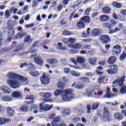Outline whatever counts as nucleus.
<instances>
[{
	"mask_svg": "<svg viewBox=\"0 0 126 126\" xmlns=\"http://www.w3.org/2000/svg\"><path fill=\"white\" fill-rule=\"evenodd\" d=\"M73 92V90L72 89H66L64 90V91H63V90H56L54 92V95H55V96H59V94H61L63 101L68 102L73 98V96H72L73 94H72Z\"/></svg>",
	"mask_w": 126,
	"mask_h": 126,
	"instance_id": "obj_1",
	"label": "nucleus"
},
{
	"mask_svg": "<svg viewBox=\"0 0 126 126\" xmlns=\"http://www.w3.org/2000/svg\"><path fill=\"white\" fill-rule=\"evenodd\" d=\"M96 115L99 118H101L102 122H108L111 121V114L110 110L107 107H104L103 108V116L102 117V111L98 110Z\"/></svg>",
	"mask_w": 126,
	"mask_h": 126,
	"instance_id": "obj_2",
	"label": "nucleus"
},
{
	"mask_svg": "<svg viewBox=\"0 0 126 126\" xmlns=\"http://www.w3.org/2000/svg\"><path fill=\"white\" fill-rule=\"evenodd\" d=\"M103 28L105 29H108L109 32V34H114V33H117L118 31H121L123 28H124V24L120 23L119 24L118 28L116 27L113 30H112L113 27L111 26V23L109 22L104 23L103 24Z\"/></svg>",
	"mask_w": 126,
	"mask_h": 126,
	"instance_id": "obj_3",
	"label": "nucleus"
},
{
	"mask_svg": "<svg viewBox=\"0 0 126 126\" xmlns=\"http://www.w3.org/2000/svg\"><path fill=\"white\" fill-rule=\"evenodd\" d=\"M90 23V17L85 16L81 18L80 21L77 23L76 26L78 29H84L85 28V24H89Z\"/></svg>",
	"mask_w": 126,
	"mask_h": 126,
	"instance_id": "obj_4",
	"label": "nucleus"
},
{
	"mask_svg": "<svg viewBox=\"0 0 126 126\" xmlns=\"http://www.w3.org/2000/svg\"><path fill=\"white\" fill-rule=\"evenodd\" d=\"M7 77L10 79H17L18 81H21V82H25L27 80L25 76L12 72L8 73Z\"/></svg>",
	"mask_w": 126,
	"mask_h": 126,
	"instance_id": "obj_5",
	"label": "nucleus"
},
{
	"mask_svg": "<svg viewBox=\"0 0 126 126\" xmlns=\"http://www.w3.org/2000/svg\"><path fill=\"white\" fill-rule=\"evenodd\" d=\"M40 80L43 85H48L50 84L51 80V75L50 74L46 72L42 73V76L40 77Z\"/></svg>",
	"mask_w": 126,
	"mask_h": 126,
	"instance_id": "obj_6",
	"label": "nucleus"
},
{
	"mask_svg": "<svg viewBox=\"0 0 126 126\" xmlns=\"http://www.w3.org/2000/svg\"><path fill=\"white\" fill-rule=\"evenodd\" d=\"M109 68L106 72L108 73V74H110V75H115L116 74H118V71L119 70V66L116 64H114L112 65H110L108 66Z\"/></svg>",
	"mask_w": 126,
	"mask_h": 126,
	"instance_id": "obj_7",
	"label": "nucleus"
},
{
	"mask_svg": "<svg viewBox=\"0 0 126 126\" xmlns=\"http://www.w3.org/2000/svg\"><path fill=\"white\" fill-rule=\"evenodd\" d=\"M7 82V84L12 89H18V88H19L21 86V82L17 80H8Z\"/></svg>",
	"mask_w": 126,
	"mask_h": 126,
	"instance_id": "obj_8",
	"label": "nucleus"
},
{
	"mask_svg": "<svg viewBox=\"0 0 126 126\" xmlns=\"http://www.w3.org/2000/svg\"><path fill=\"white\" fill-rule=\"evenodd\" d=\"M60 121H61V118L59 116H57L52 121L51 125V124L48 123L47 126H66V125L63 123H61L59 124V123H60Z\"/></svg>",
	"mask_w": 126,
	"mask_h": 126,
	"instance_id": "obj_9",
	"label": "nucleus"
},
{
	"mask_svg": "<svg viewBox=\"0 0 126 126\" xmlns=\"http://www.w3.org/2000/svg\"><path fill=\"white\" fill-rule=\"evenodd\" d=\"M99 40L101 43L103 44V45H106V44H109L111 42V38L110 36L107 34L101 35L99 36Z\"/></svg>",
	"mask_w": 126,
	"mask_h": 126,
	"instance_id": "obj_10",
	"label": "nucleus"
},
{
	"mask_svg": "<svg viewBox=\"0 0 126 126\" xmlns=\"http://www.w3.org/2000/svg\"><path fill=\"white\" fill-rule=\"evenodd\" d=\"M44 103H41L39 104L40 107L39 110L40 111H44L45 112L47 111H50L52 108H53V105H49L47 104H45L44 105L43 104Z\"/></svg>",
	"mask_w": 126,
	"mask_h": 126,
	"instance_id": "obj_11",
	"label": "nucleus"
},
{
	"mask_svg": "<svg viewBox=\"0 0 126 126\" xmlns=\"http://www.w3.org/2000/svg\"><path fill=\"white\" fill-rule=\"evenodd\" d=\"M72 87L75 88L76 89H83L85 87V85L80 82L73 83L71 85Z\"/></svg>",
	"mask_w": 126,
	"mask_h": 126,
	"instance_id": "obj_12",
	"label": "nucleus"
},
{
	"mask_svg": "<svg viewBox=\"0 0 126 126\" xmlns=\"http://www.w3.org/2000/svg\"><path fill=\"white\" fill-rule=\"evenodd\" d=\"M27 100H26L25 101V104L27 105H31V104H33L35 102V97L34 95H30L29 97L26 98Z\"/></svg>",
	"mask_w": 126,
	"mask_h": 126,
	"instance_id": "obj_13",
	"label": "nucleus"
},
{
	"mask_svg": "<svg viewBox=\"0 0 126 126\" xmlns=\"http://www.w3.org/2000/svg\"><path fill=\"white\" fill-rule=\"evenodd\" d=\"M91 35L92 37H97L101 35V30L98 29H94L91 31Z\"/></svg>",
	"mask_w": 126,
	"mask_h": 126,
	"instance_id": "obj_14",
	"label": "nucleus"
},
{
	"mask_svg": "<svg viewBox=\"0 0 126 126\" xmlns=\"http://www.w3.org/2000/svg\"><path fill=\"white\" fill-rule=\"evenodd\" d=\"M113 52L116 55H119L122 52V47L119 45H116L113 48Z\"/></svg>",
	"mask_w": 126,
	"mask_h": 126,
	"instance_id": "obj_15",
	"label": "nucleus"
},
{
	"mask_svg": "<svg viewBox=\"0 0 126 126\" xmlns=\"http://www.w3.org/2000/svg\"><path fill=\"white\" fill-rule=\"evenodd\" d=\"M11 97L15 99H18L22 97V94L19 91H15L12 93Z\"/></svg>",
	"mask_w": 126,
	"mask_h": 126,
	"instance_id": "obj_16",
	"label": "nucleus"
},
{
	"mask_svg": "<svg viewBox=\"0 0 126 126\" xmlns=\"http://www.w3.org/2000/svg\"><path fill=\"white\" fill-rule=\"evenodd\" d=\"M0 90L3 91L4 93H6V94H10V88L7 86H2L0 87Z\"/></svg>",
	"mask_w": 126,
	"mask_h": 126,
	"instance_id": "obj_17",
	"label": "nucleus"
},
{
	"mask_svg": "<svg viewBox=\"0 0 126 126\" xmlns=\"http://www.w3.org/2000/svg\"><path fill=\"white\" fill-rule=\"evenodd\" d=\"M27 33L26 32H19L14 36L15 40H18V39H23L24 37H26Z\"/></svg>",
	"mask_w": 126,
	"mask_h": 126,
	"instance_id": "obj_18",
	"label": "nucleus"
},
{
	"mask_svg": "<svg viewBox=\"0 0 126 126\" xmlns=\"http://www.w3.org/2000/svg\"><path fill=\"white\" fill-rule=\"evenodd\" d=\"M34 62L36 64H39V65H43V63H44L43 59L40 56H37V58H34Z\"/></svg>",
	"mask_w": 126,
	"mask_h": 126,
	"instance_id": "obj_19",
	"label": "nucleus"
},
{
	"mask_svg": "<svg viewBox=\"0 0 126 126\" xmlns=\"http://www.w3.org/2000/svg\"><path fill=\"white\" fill-rule=\"evenodd\" d=\"M93 93L94 94L95 96H97V93L95 92V89H88L86 91V94L88 97H91Z\"/></svg>",
	"mask_w": 126,
	"mask_h": 126,
	"instance_id": "obj_20",
	"label": "nucleus"
},
{
	"mask_svg": "<svg viewBox=\"0 0 126 126\" xmlns=\"http://www.w3.org/2000/svg\"><path fill=\"white\" fill-rule=\"evenodd\" d=\"M117 62V57L115 56H111L108 58V63L111 65L114 64L115 63Z\"/></svg>",
	"mask_w": 126,
	"mask_h": 126,
	"instance_id": "obj_21",
	"label": "nucleus"
},
{
	"mask_svg": "<svg viewBox=\"0 0 126 126\" xmlns=\"http://www.w3.org/2000/svg\"><path fill=\"white\" fill-rule=\"evenodd\" d=\"M9 121H10V119L8 118L0 117V126H3Z\"/></svg>",
	"mask_w": 126,
	"mask_h": 126,
	"instance_id": "obj_22",
	"label": "nucleus"
},
{
	"mask_svg": "<svg viewBox=\"0 0 126 126\" xmlns=\"http://www.w3.org/2000/svg\"><path fill=\"white\" fill-rule=\"evenodd\" d=\"M2 101L4 102H11L13 100V98L10 95H4L1 97Z\"/></svg>",
	"mask_w": 126,
	"mask_h": 126,
	"instance_id": "obj_23",
	"label": "nucleus"
},
{
	"mask_svg": "<svg viewBox=\"0 0 126 126\" xmlns=\"http://www.w3.org/2000/svg\"><path fill=\"white\" fill-rule=\"evenodd\" d=\"M111 8L110 7L105 6L102 9V13L103 14H110L111 13Z\"/></svg>",
	"mask_w": 126,
	"mask_h": 126,
	"instance_id": "obj_24",
	"label": "nucleus"
},
{
	"mask_svg": "<svg viewBox=\"0 0 126 126\" xmlns=\"http://www.w3.org/2000/svg\"><path fill=\"white\" fill-rule=\"evenodd\" d=\"M99 19L101 22H106L110 19V16L106 15L100 16Z\"/></svg>",
	"mask_w": 126,
	"mask_h": 126,
	"instance_id": "obj_25",
	"label": "nucleus"
},
{
	"mask_svg": "<svg viewBox=\"0 0 126 126\" xmlns=\"http://www.w3.org/2000/svg\"><path fill=\"white\" fill-rule=\"evenodd\" d=\"M6 111L9 117H13V115H14V110L13 109H12L11 107H7Z\"/></svg>",
	"mask_w": 126,
	"mask_h": 126,
	"instance_id": "obj_26",
	"label": "nucleus"
},
{
	"mask_svg": "<svg viewBox=\"0 0 126 126\" xmlns=\"http://www.w3.org/2000/svg\"><path fill=\"white\" fill-rule=\"evenodd\" d=\"M68 47L70 48H73V49H80L82 47V45L80 43H77L75 44H68Z\"/></svg>",
	"mask_w": 126,
	"mask_h": 126,
	"instance_id": "obj_27",
	"label": "nucleus"
},
{
	"mask_svg": "<svg viewBox=\"0 0 126 126\" xmlns=\"http://www.w3.org/2000/svg\"><path fill=\"white\" fill-rule=\"evenodd\" d=\"M29 74L33 77H37L40 75V73L37 70H32L30 71Z\"/></svg>",
	"mask_w": 126,
	"mask_h": 126,
	"instance_id": "obj_28",
	"label": "nucleus"
},
{
	"mask_svg": "<svg viewBox=\"0 0 126 126\" xmlns=\"http://www.w3.org/2000/svg\"><path fill=\"white\" fill-rule=\"evenodd\" d=\"M79 80H82L83 83L86 84L90 82V79L87 77H82L79 78Z\"/></svg>",
	"mask_w": 126,
	"mask_h": 126,
	"instance_id": "obj_29",
	"label": "nucleus"
},
{
	"mask_svg": "<svg viewBox=\"0 0 126 126\" xmlns=\"http://www.w3.org/2000/svg\"><path fill=\"white\" fill-rule=\"evenodd\" d=\"M46 62L48 63H49V64H57V63H58V60L54 58L47 59Z\"/></svg>",
	"mask_w": 126,
	"mask_h": 126,
	"instance_id": "obj_30",
	"label": "nucleus"
},
{
	"mask_svg": "<svg viewBox=\"0 0 126 126\" xmlns=\"http://www.w3.org/2000/svg\"><path fill=\"white\" fill-rule=\"evenodd\" d=\"M89 62L92 65H96V63H97V59L95 57H92L89 59Z\"/></svg>",
	"mask_w": 126,
	"mask_h": 126,
	"instance_id": "obj_31",
	"label": "nucleus"
},
{
	"mask_svg": "<svg viewBox=\"0 0 126 126\" xmlns=\"http://www.w3.org/2000/svg\"><path fill=\"white\" fill-rule=\"evenodd\" d=\"M62 114L63 118L68 117V116H69V114H70V110L68 109H65L64 111H62Z\"/></svg>",
	"mask_w": 126,
	"mask_h": 126,
	"instance_id": "obj_32",
	"label": "nucleus"
},
{
	"mask_svg": "<svg viewBox=\"0 0 126 126\" xmlns=\"http://www.w3.org/2000/svg\"><path fill=\"white\" fill-rule=\"evenodd\" d=\"M96 70L95 72L98 75H102L104 72H102V70L104 69V68L102 66H99L96 68Z\"/></svg>",
	"mask_w": 126,
	"mask_h": 126,
	"instance_id": "obj_33",
	"label": "nucleus"
},
{
	"mask_svg": "<svg viewBox=\"0 0 126 126\" xmlns=\"http://www.w3.org/2000/svg\"><path fill=\"white\" fill-rule=\"evenodd\" d=\"M33 40L31 39V35H27L24 38L25 43H28L29 44H31Z\"/></svg>",
	"mask_w": 126,
	"mask_h": 126,
	"instance_id": "obj_34",
	"label": "nucleus"
},
{
	"mask_svg": "<svg viewBox=\"0 0 126 126\" xmlns=\"http://www.w3.org/2000/svg\"><path fill=\"white\" fill-rule=\"evenodd\" d=\"M114 118H115L116 120H119V121H121V120H123V118H124V116H123V114L122 113H117L115 114Z\"/></svg>",
	"mask_w": 126,
	"mask_h": 126,
	"instance_id": "obj_35",
	"label": "nucleus"
},
{
	"mask_svg": "<svg viewBox=\"0 0 126 126\" xmlns=\"http://www.w3.org/2000/svg\"><path fill=\"white\" fill-rule=\"evenodd\" d=\"M7 27L9 30H13L14 25H13V23L11 20H9L7 22Z\"/></svg>",
	"mask_w": 126,
	"mask_h": 126,
	"instance_id": "obj_36",
	"label": "nucleus"
},
{
	"mask_svg": "<svg viewBox=\"0 0 126 126\" xmlns=\"http://www.w3.org/2000/svg\"><path fill=\"white\" fill-rule=\"evenodd\" d=\"M58 88L61 90H63L64 89V87L65 86V83H63V82H59L57 85Z\"/></svg>",
	"mask_w": 126,
	"mask_h": 126,
	"instance_id": "obj_37",
	"label": "nucleus"
},
{
	"mask_svg": "<svg viewBox=\"0 0 126 126\" xmlns=\"http://www.w3.org/2000/svg\"><path fill=\"white\" fill-rule=\"evenodd\" d=\"M112 4L114 7H116V8H121L123 6L122 3L116 1H113Z\"/></svg>",
	"mask_w": 126,
	"mask_h": 126,
	"instance_id": "obj_38",
	"label": "nucleus"
},
{
	"mask_svg": "<svg viewBox=\"0 0 126 126\" xmlns=\"http://www.w3.org/2000/svg\"><path fill=\"white\" fill-rule=\"evenodd\" d=\"M29 106L27 105H22L21 107L19 108L21 112H27L28 111Z\"/></svg>",
	"mask_w": 126,
	"mask_h": 126,
	"instance_id": "obj_39",
	"label": "nucleus"
},
{
	"mask_svg": "<svg viewBox=\"0 0 126 126\" xmlns=\"http://www.w3.org/2000/svg\"><path fill=\"white\" fill-rule=\"evenodd\" d=\"M76 62L79 63H85V59L83 57H77Z\"/></svg>",
	"mask_w": 126,
	"mask_h": 126,
	"instance_id": "obj_40",
	"label": "nucleus"
},
{
	"mask_svg": "<svg viewBox=\"0 0 126 126\" xmlns=\"http://www.w3.org/2000/svg\"><path fill=\"white\" fill-rule=\"evenodd\" d=\"M73 15H74V12H73V13L71 14V15H70L69 16V20L70 21H71V20H72V18H78L79 17V16H78V14H76L74 17H73Z\"/></svg>",
	"mask_w": 126,
	"mask_h": 126,
	"instance_id": "obj_41",
	"label": "nucleus"
},
{
	"mask_svg": "<svg viewBox=\"0 0 126 126\" xmlns=\"http://www.w3.org/2000/svg\"><path fill=\"white\" fill-rule=\"evenodd\" d=\"M100 106V104L98 102H94L93 103V106L92 107V110H96L98 109V107Z\"/></svg>",
	"mask_w": 126,
	"mask_h": 126,
	"instance_id": "obj_42",
	"label": "nucleus"
},
{
	"mask_svg": "<svg viewBox=\"0 0 126 126\" xmlns=\"http://www.w3.org/2000/svg\"><path fill=\"white\" fill-rule=\"evenodd\" d=\"M91 45L90 44L85 45L82 48V50H91Z\"/></svg>",
	"mask_w": 126,
	"mask_h": 126,
	"instance_id": "obj_43",
	"label": "nucleus"
},
{
	"mask_svg": "<svg viewBox=\"0 0 126 126\" xmlns=\"http://www.w3.org/2000/svg\"><path fill=\"white\" fill-rule=\"evenodd\" d=\"M10 49H11V48L9 49V48H4L0 49V55H1V54H4L5 53L8 52V51H9V50H10Z\"/></svg>",
	"mask_w": 126,
	"mask_h": 126,
	"instance_id": "obj_44",
	"label": "nucleus"
},
{
	"mask_svg": "<svg viewBox=\"0 0 126 126\" xmlns=\"http://www.w3.org/2000/svg\"><path fill=\"white\" fill-rule=\"evenodd\" d=\"M14 30H9V32H8V37H13L14 36Z\"/></svg>",
	"mask_w": 126,
	"mask_h": 126,
	"instance_id": "obj_45",
	"label": "nucleus"
},
{
	"mask_svg": "<svg viewBox=\"0 0 126 126\" xmlns=\"http://www.w3.org/2000/svg\"><path fill=\"white\" fill-rule=\"evenodd\" d=\"M126 58V52H123L120 57V61H124L125 59Z\"/></svg>",
	"mask_w": 126,
	"mask_h": 126,
	"instance_id": "obj_46",
	"label": "nucleus"
},
{
	"mask_svg": "<svg viewBox=\"0 0 126 126\" xmlns=\"http://www.w3.org/2000/svg\"><path fill=\"white\" fill-rule=\"evenodd\" d=\"M52 96V94L50 93H43V96L46 99H48V98H50Z\"/></svg>",
	"mask_w": 126,
	"mask_h": 126,
	"instance_id": "obj_47",
	"label": "nucleus"
},
{
	"mask_svg": "<svg viewBox=\"0 0 126 126\" xmlns=\"http://www.w3.org/2000/svg\"><path fill=\"white\" fill-rule=\"evenodd\" d=\"M71 74H72L73 76H80V73H78V72H76L75 71H71Z\"/></svg>",
	"mask_w": 126,
	"mask_h": 126,
	"instance_id": "obj_48",
	"label": "nucleus"
},
{
	"mask_svg": "<svg viewBox=\"0 0 126 126\" xmlns=\"http://www.w3.org/2000/svg\"><path fill=\"white\" fill-rule=\"evenodd\" d=\"M110 25L111 26V27H113L114 26H115V25H117V22L114 19H111L110 20Z\"/></svg>",
	"mask_w": 126,
	"mask_h": 126,
	"instance_id": "obj_49",
	"label": "nucleus"
},
{
	"mask_svg": "<svg viewBox=\"0 0 126 126\" xmlns=\"http://www.w3.org/2000/svg\"><path fill=\"white\" fill-rule=\"evenodd\" d=\"M104 98H111L112 95H111V93L108 91H106V94L103 96Z\"/></svg>",
	"mask_w": 126,
	"mask_h": 126,
	"instance_id": "obj_50",
	"label": "nucleus"
},
{
	"mask_svg": "<svg viewBox=\"0 0 126 126\" xmlns=\"http://www.w3.org/2000/svg\"><path fill=\"white\" fill-rule=\"evenodd\" d=\"M68 44H72V45H73L74 43H75V39L74 38H69L68 39Z\"/></svg>",
	"mask_w": 126,
	"mask_h": 126,
	"instance_id": "obj_51",
	"label": "nucleus"
},
{
	"mask_svg": "<svg viewBox=\"0 0 126 126\" xmlns=\"http://www.w3.org/2000/svg\"><path fill=\"white\" fill-rule=\"evenodd\" d=\"M12 12V11L10 12L9 10H7L5 12V16L7 17V18H8L9 16H10V14Z\"/></svg>",
	"mask_w": 126,
	"mask_h": 126,
	"instance_id": "obj_52",
	"label": "nucleus"
},
{
	"mask_svg": "<svg viewBox=\"0 0 126 126\" xmlns=\"http://www.w3.org/2000/svg\"><path fill=\"white\" fill-rule=\"evenodd\" d=\"M58 45L59 46V50H63V51H64V50H65V48H63V43H61V42H59L58 43Z\"/></svg>",
	"mask_w": 126,
	"mask_h": 126,
	"instance_id": "obj_53",
	"label": "nucleus"
},
{
	"mask_svg": "<svg viewBox=\"0 0 126 126\" xmlns=\"http://www.w3.org/2000/svg\"><path fill=\"white\" fill-rule=\"evenodd\" d=\"M28 65H29V67L31 69H36V67L35 66V65L32 64V63L28 64Z\"/></svg>",
	"mask_w": 126,
	"mask_h": 126,
	"instance_id": "obj_54",
	"label": "nucleus"
},
{
	"mask_svg": "<svg viewBox=\"0 0 126 126\" xmlns=\"http://www.w3.org/2000/svg\"><path fill=\"white\" fill-rule=\"evenodd\" d=\"M3 41V37H2V32H0V45L1 46L2 45V42Z\"/></svg>",
	"mask_w": 126,
	"mask_h": 126,
	"instance_id": "obj_55",
	"label": "nucleus"
},
{
	"mask_svg": "<svg viewBox=\"0 0 126 126\" xmlns=\"http://www.w3.org/2000/svg\"><path fill=\"white\" fill-rule=\"evenodd\" d=\"M92 9L90 8H89L88 9H87L85 11V14L86 15H90V11H91Z\"/></svg>",
	"mask_w": 126,
	"mask_h": 126,
	"instance_id": "obj_56",
	"label": "nucleus"
},
{
	"mask_svg": "<svg viewBox=\"0 0 126 126\" xmlns=\"http://www.w3.org/2000/svg\"><path fill=\"white\" fill-rule=\"evenodd\" d=\"M63 33V35H65V36H70V35H71L70 32H68L67 31H64Z\"/></svg>",
	"mask_w": 126,
	"mask_h": 126,
	"instance_id": "obj_57",
	"label": "nucleus"
},
{
	"mask_svg": "<svg viewBox=\"0 0 126 126\" xmlns=\"http://www.w3.org/2000/svg\"><path fill=\"white\" fill-rule=\"evenodd\" d=\"M87 112L88 114H90V112H91V106L90 105H87Z\"/></svg>",
	"mask_w": 126,
	"mask_h": 126,
	"instance_id": "obj_58",
	"label": "nucleus"
},
{
	"mask_svg": "<svg viewBox=\"0 0 126 126\" xmlns=\"http://www.w3.org/2000/svg\"><path fill=\"white\" fill-rule=\"evenodd\" d=\"M60 24L62 26L65 25L67 24V22L65 21L64 20H62L60 23Z\"/></svg>",
	"mask_w": 126,
	"mask_h": 126,
	"instance_id": "obj_59",
	"label": "nucleus"
},
{
	"mask_svg": "<svg viewBox=\"0 0 126 126\" xmlns=\"http://www.w3.org/2000/svg\"><path fill=\"white\" fill-rule=\"evenodd\" d=\"M63 69L65 73H69L70 72V69L69 68H64Z\"/></svg>",
	"mask_w": 126,
	"mask_h": 126,
	"instance_id": "obj_60",
	"label": "nucleus"
},
{
	"mask_svg": "<svg viewBox=\"0 0 126 126\" xmlns=\"http://www.w3.org/2000/svg\"><path fill=\"white\" fill-rule=\"evenodd\" d=\"M37 108H38V107H37V106H36V105L32 104L30 107V111H32V110L37 109Z\"/></svg>",
	"mask_w": 126,
	"mask_h": 126,
	"instance_id": "obj_61",
	"label": "nucleus"
},
{
	"mask_svg": "<svg viewBox=\"0 0 126 126\" xmlns=\"http://www.w3.org/2000/svg\"><path fill=\"white\" fill-rule=\"evenodd\" d=\"M94 52L93 50H90L88 51V55L89 56H94Z\"/></svg>",
	"mask_w": 126,
	"mask_h": 126,
	"instance_id": "obj_62",
	"label": "nucleus"
},
{
	"mask_svg": "<svg viewBox=\"0 0 126 126\" xmlns=\"http://www.w3.org/2000/svg\"><path fill=\"white\" fill-rule=\"evenodd\" d=\"M55 117H56V113L50 114L49 116V118L50 120H53V119H54V118H55Z\"/></svg>",
	"mask_w": 126,
	"mask_h": 126,
	"instance_id": "obj_63",
	"label": "nucleus"
},
{
	"mask_svg": "<svg viewBox=\"0 0 126 126\" xmlns=\"http://www.w3.org/2000/svg\"><path fill=\"white\" fill-rule=\"evenodd\" d=\"M121 14H122V15H124V16H126V9L122 10L120 11Z\"/></svg>",
	"mask_w": 126,
	"mask_h": 126,
	"instance_id": "obj_64",
	"label": "nucleus"
}]
</instances>
